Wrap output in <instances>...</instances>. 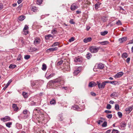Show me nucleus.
<instances>
[{"mask_svg":"<svg viewBox=\"0 0 133 133\" xmlns=\"http://www.w3.org/2000/svg\"><path fill=\"white\" fill-rule=\"evenodd\" d=\"M99 49V48L94 46H90L89 48L90 51L92 53H95L97 52Z\"/></svg>","mask_w":133,"mask_h":133,"instance_id":"nucleus-1","label":"nucleus"},{"mask_svg":"<svg viewBox=\"0 0 133 133\" xmlns=\"http://www.w3.org/2000/svg\"><path fill=\"white\" fill-rule=\"evenodd\" d=\"M65 82L64 79L61 78L56 79L52 81V83H63Z\"/></svg>","mask_w":133,"mask_h":133,"instance_id":"nucleus-2","label":"nucleus"},{"mask_svg":"<svg viewBox=\"0 0 133 133\" xmlns=\"http://www.w3.org/2000/svg\"><path fill=\"white\" fill-rule=\"evenodd\" d=\"M41 41V39L38 37L36 38L34 41V43L35 45L37 46V45L39 44Z\"/></svg>","mask_w":133,"mask_h":133,"instance_id":"nucleus-3","label":"nucleus"},{"mask_svg":"<svg viewBox=\"0 0 133 133\" xmlns=\"http://www.w3.org/2000/svg\"><path fill=\"white\" fill-rule=\"evenodd\" d=\"M124 74L123 72H120L117 73L116 75H114V76L115 78H120Z\"/></svg>","mask_w":133,"mask_h":133,"instance_id":"nucleus-4","label":"nucleus"},{"mask_svg":"<svg viewBox=\"0 0 133 133\" xmlns=\"http://www.w3.org/2000/svg\"><path fill=\"white\" fill-rule=\"evenodd\" d=\"M1 120L4 122L10 121V118L8 116H6L4 118H1Z\"/></svg>","mask_w":133,"mask_h":133,"instance_id":"nucleus-5","label":"nucleus"},{"mask_svg":"<svg viewBox=\"0 0 133 133\" xmlns=\"http://www.w3.org/2000/svg\"><path fill=\"white\" fill-rule=\"evenodd\" d=\"M18 42L20 44H21L23 46L25 44L24 39L22 37H20L19 38Z\"/></svg>","mask_w":133,"mask_h":133,"instance_id":"nucleus-6","label":"nucleus"},{"mask_svg":"<svg viewBox=\"0 0 133 133\" xmlns=\"http://www.w3.org/2000/svg\"><path fill=\"white\" fill-rule=\"evenodd\" d=\"M39 48H37L35 47H31L29 49V51L30 52H32L36 51L39 50Z\"/></svg>","mask_w":133,"mask_h":133,"instance_id":"nucleus-7","label":"nucleus"},{"mask_svg":"<svg viewBox=\"0 0 133 133\" xmlns=\"http://www.w3.org/2000/svg\"><path fill=\"white\" fill-rule=\"evenodd\" d=\"M64 68V70L69 71L70 70V67L68 64H63Z\"/></svg>","mask_w":133,"mask_h":133,"instance_id":"nucleus-8","label":"nucleus"},{"mask_svg":"<svg viewBox=\"0 0 133 133\" xmlns=\"http://www.w3.org/2000/svg\"><path fill=\"white\" fill-rule=\"evenodd\" d=\"M97 68L102 69H103L104 67V65L101 63H99L97 65Z\"/></svg>","mask_w":133,"mask_h":133,"instance_id":"nucleus-9","label":"nucleus"},{"mask_svg":"<svg viewBox=\"0 0 133 133\" xmlns=\"http://www.w3.org/2000/svg\"><path fill=\"white\" fill-rule=\"evenodd\" d=\"M92 40V38L91 37L86 38L84 39L83 41L84 42L87 43L90 42Z\"/></svg>","mask_w":133,"mask_h":133,"instance_id":"nucleus-10","label":"nucleus"},{"mask_svg":"<svg viewBox=\"0 0 133 133\" xmlns=\"http://www.w3.org/2000/svg\"><path fill=\"white\" fill-rule=\"evenodd\" d=\"M127 40V38L125 37L119 38V41L120 43H122L124 41H125Z\"/></svg>","mask_w":133,"mask_h":133,"instance_id":"nucleus-11","label":"nucleus"},{"mask_svg":"<svg viewBox=\"0 0 133 133\" xmlns=\"http://www.w3.org/2000/svg\"><path fill=\"white\" fill-rule=\"evenodd\" d=\"M78 8V6L74 4H72L70 8L71 10L72 11H74Z\"/></svg>","mask_w":133,"mask_h":133,"instance_id":"nucleus-12","label":"nucleus"},{"mask_svg":"<svg viewBox=\"0 0 133 133\" xmlns=\"http://www.w3.org/2000/svg\"><path fill=\"white\" fill-rule=\"evenodd\" d=\"M97 85L99 89L104 88L106 84H97Z\"/></svg>","mask_w":133,"mask_h":133,"instance_id":"nucleus-13","label":"nucleus"},{"mask_svg":"<svg viewBox=\"0 0 133 133\" xmlns=\"http://www.w3.org/2000/svg\"><path fill=\"white\" fill-rule=\"evenodd\" d=\"M58 49V48L56 47L55 48H49L47 50V51H49L50 52L56 50Z\"/></svg>","mask_w":133,"mask_h":133,"instance_id":"nucleus-14","label":"nucleus"},{"mask_svg":"<svg viewBox=\"0 0 133 133\" xmlns=\"http://www.w3.org/2000/svg\"><path fill=\"white\" fill-rule=\"evenodd\" d=\"M12 107L15 111H17L18 109V108L17 107V105L15 104H12Z\"/></svg>","mask_w":133,"mask_h":133,"instance_id":"nucleus-15","label":"nucleus"},{"mask_svg":"<svg viewBox=\"0 0 133 133\" xmlns=\"http://www.w3.org/2000/svg\"><path fill=\"white\" fill-rule=\"evenodd\" d=\"M98 43L101 44L102 45H106L107 44H108L109 43V42L108 41H105L102 42H98Z\"/></svg>","mask_w":133,"mask_h":133,"instance_id":"nucleus-16","label":"nucleus"},{"mask_svg":"<svg viewBox=\"0 0 133 133\" xmlns=\"http://www.w3.org/2000/svg\"><path fill=\"white\" fill-rule=\"evenodd\" d=\"M132 110V107H130L126 108L125 109V111H126L128 112V113H129Z\"/></svg>","mask_w":133,"mask_h":133,"instance_id":"nucleus-17","label":"nucleus"},{"mask_svg":"<svg viewBox=\"0 0 133 133\" xmlns=\"http://www.w3.org/2000/svg\"><path fill=\"white\" fill-rule=\"evenodd\" d=\"M31 10L34 12H37L38 11L37 9V8L34 6H32L31 9Z\"/></svg>","mask_w":133,"mask_h":133,"instance_id":"nucleus-18","label":"nucleus"},{"mask_svg":"<svg viewBox=\"0 0 133 133\" xmlns=\"http://www.w3.org/2000/svg\"><path fill=\"white\" fill-rule=\"evenodd\" d=\"M51 37L53 38L54 37V36L52 35L51 34H49L48 35L45 36V38L46 40L49 39L50 37Z\"/></svg>","mask_w":133,"mask_h":133,"instance_id":"nucleus-19","label":"nucleus"},{"mask_svg":"<svg viewBox=\"0 0 133 133\" xmlns=\"http://www.w3.org/2000/svg\"><path fill=\"white\" fill-rule=\"evenodd\" d=\"M55 75V74L52 73V74H51L49 75L48 76H46V77L47 79H49V78H51L52 77H53Z\"/></svg>","mask_w":133,"mask_h":133,"instance_id":"nucleus-20","label":"nucleus"},{"mask_svg":"<svg viewBox=\"0 0 133 133\" xmlns=\"http://www.w3.org/2000/svg\"><path fill=\"white\" fill-rule=\"evenodd\" d=\"M12 124V122H8L5 123V125L8 128H10Z\"/></svg>","mask_w":133,"mask_h":133,"instance_id":"nucleus-21","label":"nucleus"},{"mask_svg":"<svg viewBox=\"0 0 133 133\" xmlns=\"http://www.w3.org/2000/svg\"><path fill=\"white\" fill-rule=\"evenodd\" d=\"M80 72V71L78 69L75 70L74 73V75H77Z\"/></svg>","mask_w":133,"mask_h":133,"instance_id":"nucleus-22","label":"nucleus"},{"mask_svg":"<svg viewBox=\"0 0 133 133\" xmlns=\"http://www.w3.org/2000/svg\"><path fill=\"white\" fill-rule=\"evenodd\" d=\"M101 3H98L96 4L95 5V8L96 9H97L99 7Z\"/></svg>","mask_w":133,"mask_h":133,"instance_id":"nucleus-23","label":"nucleus"},{"mask_svg":"<svg viewBox=\"0 0 133 133\" xmlns=\"http://www.w3.org/2000/svg\"><path fill=\"white\" fill-rule=\"evenodd\" d=\"M25 18V17L23 16L22 15L19 17L18 19L21 21H22Z\"/></svg>","mask_w":133,"mask_h":133,"instance_id":"nucleus-24","label":"nucleus"},{"mask_svg":"<svg viewBox=\"0 0 133 133\" xmlns=\"http://www.w3.org/2000/svg\"><path fill=\"white\" fill-rule=\"evenodd\" d=\"M46 65L44 63L43 64L42 67V69L43 71H45L46 69Z\"/></svg>","mask_w":133,"mask_h":133,"instance_id":"nucleus-25","label":"nucleus"},{"mask_svg":"<svg viewBox=\"0 0 133 133\" xmlns=\"http://www.w3.org/2000/svg\"><path fill=\"white\" fill-rule=\"evenodd\" d=\"M108 33V32L107 31H105L103 32H101V35L102 36H104L105 35H106Z\"/></svg>","mask_w":133,"mask_h":133,"instance_id":"nucleus-26","label":"nucleus"},{"mask_svg":"<svg viewBox=\"0 0 133 133\" xmlns=\"http://www.w3.org/2000/svg\"><path fill=\"white\" fill-rule=\"evenodd\" d=\"M75 61L76 62H82L81 59L79 57H76Z\"/></svg>","mask_w":133,"mask_h":133,"instance_id":"nucleus-27","label":"nucleus"},{"mask_svg":"<svg viewBox=\"0 0 133 133\" xmlns=\"http://www.w3.org/2000/svg\"><path fill=\"white\" fill-rule=\"evenodd\" d=\"M59 45V43L58 42H55L51 46L52 47H54Z\"/></svg>","mask_w":133,"mask_h":133,"instance_id":"nucleus-28","label":"nucleus"},{"mask_svg":"<svg viewBox=\"0 0 133 133\" xmlns=\"http://www.w3.org/2000/svg\"><path fill=\"white\" fill-rule=\"evenodd\" d=\"M128 56V55L127 53H124L122 55V57L123 58H126Z\"/></svg>","mask_w":133,"mask_h":133,"instance_id":"nucleus-29","label":"nucleus"},{"mask_svg":"<svg viewBox=\"0 0 133 133\" xmlns=\"http://www.w3.org/2000/svg\"><path fill=\"white\" fill-rule=\"evenodd\" d=\"M114 81H107L103 82L102 83H114Z\"/></svg>","mask_w":133,"mask_h":133,"instance_id":"nucleus-30","label":"nucleus"},{"mask_svg":"<svg viewBox=\"0 0 133 133\" xmlns=\"http://www.w3.org/2000/svg\"><path fill=\"white\" fill-rule=\"evenodd\" d=\"M16 67V65H13L11 64L9 66V68H10L13 69Z\"/></svg>","mask_w":133,"mask_h":133,"instance_id":"nucleus-31","label":"nucleus"},{"mask_svg":"<svg viewBox=\"0 0 133 133\" xmlns=\"http://www.w3.org/2000/svg\"><path fill=\"white\" fill-rule=\"evenodd\" d=\"M42 2L43 0H37V4L38 5H40L42 3Z\"/></svg>","mask_w":133,"mask_h":133,"instance_id":"nucleus-32","label":"nucleus"},{"mask_svg":"<svg viewBox=\"0 0 133 133\" xmlns=\"http://www.w3.org/2000/svg\"><path fill=\"white\" fill-rule=\"evenodd\" d=\"M63 62V61L62 60H61L60 61L58 62L57 63V65H60Z\"/></svg>","mask_w":133,"mask_h":133,"instance_id":"nucleus-33","label":"nucleus"},{"mask_svg":"<svg viewBox=\"0 0 133 133\" xmlns=\"http://www.w3.org/2000/svg\"><path fill=\"white\" fill-rule=\"evenodd\" d=\"M96 85V84H89L88 86L89 87H92Z\"/></svg>","mask_w":133,"mask_h":133,"instance_id":"nucleus-34","label":"nucleus"},{"mask_svg":"<svg viewBox=\"0 0 133 133\" xmlns=\"http://www.w3.org/2000/svg\"><path fill=\"white\" fill-rule=\"evenodd\" d=\"M29 33V31L28 30H23V34L25 35H26L27 34H28Z\"/></svg>","mask_w":133,"mask_h":133,"instance_id":"nucleus-35","label":"nucleus"},{"mask_svg":"<svg viewBox=\"0 0 133 133\" xmlns=\"http://www.w3.org/2000/svg\"><path fill=\"white\" fill-rule=\"evenodd\" d=\"M91 57V54L88 53L87 55V58L88 59H89Z\"/></svg>","mask_w":133,"mask_h":133,"instance_id":"nucleus-36","label":"nucleus"},{"mask_svg":"<svg viewBox=\"0 0 133 133\" xmlns=\"http://www.w3.org/2000/svg\"><path fill=\"white\" fill-rule=\"evenodd\" d=\"M102 21L104 22H105L107 21V19L104 16L102 18Z\"/></svg>","mask_w":133,"mask_h":133,"instance_id":"nucleus-37","label":"nucleus"},{"mask_svg":"<svg viewBox=\"0 0 133 133\" xmlns=\"http://www.w3.org/2000/svg\"><path fill=\"white\" fill-rule=\"evenodd\" d=\"M116 24L118 25H121L122 24V23L121 21L119 20H118L117 22H116Z\"/></svg>","mask_w":133,"mask_h":133,"instance_id":"nucleus-38","label":"nucleus"},{"mask_svg":"<svg viewBox=\"0 0 133 133\" xmlns=\"http://www.w3.org/2000/svg\"><path fill=\"white\" fill-rule=\"evenodd\" d=\"M115 109L116 110H119V105L117 104H116L115 106Z\"/></svg>","mask_w":133,"mask_h":133,"instance_id":"nucleus-39","label":"nucleus"},{"mask_svg":"<svg viewBox=\"0 0 133 133\" xmlns=\"http://www.w3.org/2000/svg\"><path fill=\"white\" fill-rule=\"evenodd\" d=\"M28 94L25 92H23V96L24 97L26 98L28 97V96H27Z\"/></svg>","mask_w":133,"mask_h":133,"instance_id":"nucleus-40","label":"nucleus"},{"mask_svg":"<svg viewBox=\"0 0 133 133\" xmlns=\"http://www.w3.org/2000/svg\"><path fill=\"white\" fill-rule=\"evenodd\" d=\"M30 56L29 55H26L24 56V58L25 59H28L30 58Z\"/></svg>","mask_w":133,"mask_h":133,"instance_id":"nucleus-41","label":"nucleus"},{"mask_svg":"<svg viewBox=\"0 0 133 133\" xmlns=\"http://www.w3.org/2000/svg\"><path fill=\"white\" fill-rule=\"evenodd\" d=\"M126 124L124 123H121V127H124L126 126Z\"/></svg>","mask_w":133,"mask_h":133,"instance_id":"nucleus-42","label":"nucleus"},{"mask_svg":"<svg viewBox=\"0 0 133 133\" xmlns=\"http://www.w3.org/2000/svg\"><path fill=\"white\" fill-rule=\"evenodd\" d=\"M119 117L121 118L122 116V113L120 112H118L117 113Z\"/></svg>","mask_w":133,"mask_h":133,"instance_id":"nucleus-43","label":"nucleus"},{"mask_svg":"<svg viewBox=\"0 0 133 133\" xmlns=\"http://www.w3.org/2000/svg\"><path fill=\"white\" fill-rule=\"evenodd\" d=\"M22 58V56L20 54H19L18 56V57L17 59V60L19 61L21 60Z\"/></svg>","mask_w":133,"mask_h":133,"instance_id":"nucleus-44","label":"nucleus"},{"mask_svg":"<svg viewBox=\"0 0 133 133\" xmlns=\"http://www.w3.org/2000/svg\"><path fill=\"white\" fill-rule=\"evenodd\" d=\"M119 10L120 11H123V12H122V13L125 14V11L120 6L119 7Z\"/></svg>","mask_w":133,"mask_h":133,"instance_id":"nucleus-45","label":"nucleus"},{"mask_svg":"<svg viewBox=\"0 0 133 133\" xmlns=\"http://www.w3.org/2000/svg\"><path fill=\"white\" fill-rule=\"evenodd\" d=\"M57 32V31L56 30L54 29L52 30L51 31V33L54 34H56Z\"/></svg>","mask_w":133,"mask_h":133,"instance_id":"nucleus-46","label":"nucleus"},{"mask_svg":"<svg viewBox=\"0 0 133 133\" xmlns=\"http://www.w3.org/2000/svg\"><path fill=\"white\" fill-rule=\"evenodd\" d=\"M55 101L54 99L50 101V103L51 104H55Z\"/></svg>","mask_w":133,"mask_h":133,"instance_id":"nucleus-47","label":"nucleus"},{"mask_svg":"<svg viewBox=\"0 0 133 133\" xmlns=\"http://www.w3.org/2000/svg\"><path fill=\"white\" fill-rule=\"evenodd\" d=\"M118 131L117 130L113 129L112 131V133H118Z\"/></svg>","mask_w":133,"mask_h":133,"instance_id":"nucleus-48","label":"nucleus"},{"mask_svg":"<svg viewBox=\"0 0 133 133\" xmlns=\"http://www.w3.org/2000/svg\"><path fill=\"white\" fill-rule=\"evenodd\" d=\"M111 108V106L109 104H108L107 105L106 108L108 109H110Z\"/></svg>","mask_w":133,"mask_h":133,"instance_id":"nucleus-49","label":"nucleus"},{"mask_svg":"<svg viewBox=\"0 0 133 133\" xmlns=\"http://www.w3.org/2000/svg\"><path fill=\"white\" fill-rule=\"evenodd\" d=\"M112 116V114H108L107 115V117L108 118L110 119L111 118Z\"/></svg>","mask_w":133,"mask_h":133,"instance_id":"nucleus-50","label":"nucleus"},{"mask_svg":"<svg viewBox=\"0 0 133 133\" xmlns=\"http://www.w3.org/2000/svg\"><path fill=\"white\" fill-rule=\"evenodd\" d=\"M74 38L73 37H72L69 39V42H71L74 41Z\"/></svg>","mask_w":133,"mask_h":133,"instance_id":"nucleus-51","label":"nucleus"},{"mask_svg":"<svg viewBox=\"0 0 133 133\" xmlns=\"http://www.w3.org/2000/svg\"><path fill=\"white\" fill-rule=\"evenodd\" d=\"M102 126L103 127H106L107 126V122L105 121L102 125Z\"/></svg>","mask_w":133,"mask_h":133,"instance_id":"nucleus-52","label":"nucleus"},{"mask_svg":"<svg viewBox=\"0 0 133 133\" xmlns=\"http://www.w3.org/2000/svg\"><path fill=\"white\" fill-rule=\"evenodd\" d=\"M69 22L71 24H74L75 23V22H74L73 20V19H71L70 21Z\"/></svg>","mask_w":133,"mask_h":133,"instance_id":"nucleus-53","label":"nucleus"},{"mask_svg":"<svg viewBox=\"0 0 133 133\" xmlns=\"http://www.w3.org/2000/svg\"><path fill=\"white\" fill-rule=\"evenodd\" d=\"M28 26L26 25H25L23 29V30H27L28 29Z\"/></svg>","mask_w":133,"mask_h":133,"instance_id":"nucleus-54","label":"nucleus"},{"mask_svg":"<svg viewBox=\"0 0 133 133\" xmlns=\"http://www.w3.org/2000/svg\"><path fill=\"white\" fill-rule=\"evenodd\" d=\"M116 92H114L112 93L110 95V96L111 97H113V96H116Z\"/></svg>","mask_w":133,"mask_h":133,"instance_id":"nucleus-55","label":"nucleus"},{"mask_svg":"<svg viewBox=\"0 0 133 133\" xmlns=\"http://www.w3.org/2000/svg\"><path fill=\"white\" fill-rule=\"evenodd\" d=\"M10 84H7L3 88V90H5L9 86Z\"/></svg>","mask_w":133,"mask_h":133,"instance_id":"nucleus-56","label":"nucleus"},{"mask_svg":"<svg viewBox=\"0 0 133 133\" xmlns=\"http://www.w3.org/2000/svg\"><path fill=\"white\" fill-rule=\"evenodd\" d=\"M23 113L24 114H26L28 113V111L26 110H24L23 111Z\"/></svg>","mask_w":133,"mask_h":133,"instance_id":"nucleus-57","label":"nucleus"},{"mask_svg":"<svg viewBox=\"0 0 133 133\" xmlns=\"http://www.w3.org/2000/svg\"><path fill=\"white\" fill-rule=\"evenodd\" d=\"M3 5L2 3H0V10L3 9Z\"/></svg>","mask_w":133,"mask_h":133,"instance_id":"nucleus-58","label":"nucleus"},{"mask_svg":"<svg viewBox=\"0 0 133 133\" xmlns=\"http://www.w3.org/2000/svg\"><path fill=\"white\" fill-rule=\"evenodd\" d=\"M73 107L75 108V109H74L76 110V109H78V107L76 105H74Z\"/></svg>","mask_w":133,"mask_h":133,"instance_id":"nucleus-59","label":"nucleus"},{"mask_svg":"<svg viewBox=\"0 0 133 133\" xmlns=\"http://www.w3.org/2000/svg\"><path fill=\"white\" fill-rule=\"evenodd\" d=\"M104 112L107 113H111V111L108 110H105Z\"/></svg>","mask_w":133,"mask_h":133,"instance_id":"nucleus-60","label":"nucleus"},{"mask_svg":"<svg viewBox=\"0 0 133 133\" xmlns=\"http://www.w3.org/2000/svg\"><path fill=\"white\" fill-rule=\"evenodd\" d=\"M31 105H36V103L33 101H32L31 102Z\"/></svg>","mask_w":133,"mask_h":133,"instance_id":"nucleus-61","label":"nucleus"},{"mask_svg":"<svg viewBox=\"0 0 133 133\" xmlns=\"http://www.w3.org/2000/svg\"><path fill=\"white\" fill-rule=\"evenodd\" d=\"M91 95H92L93 96H95L96 95V94L93 92H91Z\"/></svg>","mask_w":133,"mask_h":133,"instance_id":"nucleus-62","label":"nucleus"},{"mask_svg":"<svg viewBox=\"0 0 133 133\" xmlns=\"http://www.w3.org/2000/svg\"><path fill=\"white\" fill-rule=\"evenodd\" d=\"M103 122V121L101 120H99L98 122V123L99 124H100L101 123H102Z\"/></svg>","mask_w":133,"mask_h":133,"instance_id":"nucleus-63","label":"nucleus"},{"mask_svg":"<svg viewBox=\"0 0 133 133\" xmlns=\"http://www.w3.org/2000/svg\"><path fill=\"white\" fill-rule=\"evenodd\" d=\"M130 58H128L126 60V62L127 63H128L130 61Z\"/></svg>","mask_w":133,"mask_h":133,"instance_id":"nucleus-64","label":"nucleus"}]
</instances>
